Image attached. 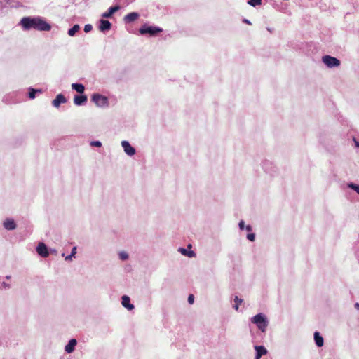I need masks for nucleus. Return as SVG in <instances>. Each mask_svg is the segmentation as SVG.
<instances>
[{
	"label": "nucleus",
	"mask_w": 359,
	"mask_h": 359,
	"mask_svg": "<svg viewBox=\"0 0 359 359\" xmlns=\"http://www.w3.org/2000/svg\"><path fill=\"white\" fill-rule=\"evenodd\" d=\"M252 323L255 324L257 327L262 332H265L269 325V320L266 316L263 313H259L250 318Z\"/></svg>",
	"instance_id": "nucleus-1"
},
{
	"label": "nucleus",
	"mask_w": 359,
	"mask_h": 359,
	"mask_svg": "<svg viewBox=\"0 0 359 359\" xmlns=\"http://www.w3.org/2000/svg\"><path fill=\"white\" fill-rule=\"evenodd\" d=\"M91 100L97 107L104 108L109 107V100L106 96L95 93L92 95Z\"/></svg>",
	"instance_id": "nucleus-2"
},
{
	"label": "nucleus",
	"mask_w": 359,
	"mask_h": 359,
	"mask_svg": "<svg viewBox=\"0 0 359 359\" xmlns=\"http://www.w3.org/2000/svg\"><path fill=\"white\" fill-rule=\"evenodd\" d=\"M163 30L161 28L155 26H148L147 25H143L140 29V33L141 34H148L151 36H154L158 33L161 32Z\"/></svg>",
	"instance_id": "nucleus-3"
},
{
	"label": "nucleus",
	"mask_w": 359,
	"mask_h": 359,
	"mask_svg": "<svg viewBox=\"0 0 359 359\" xmlns=\"http://www.w3.org/2000/svg\"><path fill=\"white\" fill-rule=\"evenodd\" d=\"M322 62L329 68L337 67L340 65L339 60L330 55H325L322 57Z\"/></svg>",
	"instance_id": "nucleus-4"
},
{
	"label": "nucleus",
	"mask_w": 359,
	"mask_h": 359,
	"mask_svg": "<svg viewBox=\"0 0 359 359\" xmlns=\"http://www.w3.org/2000/svg\"><path fill=\"white\" fill-rule=\"evenodd\" d=\"M34 29L41 31H48L50 29V25L41 18H34Z\"/></svg>",
	"instance_id": "nucleus-5"
},
{
	"label": "nucleus",
	"mask_w": 359,
	"mask_h": 359,
	"mask_svg": "<svg viewBox=\"0 0 359 359\" xmlns=\"http://www.w3.org/2000/svg\"><path fill=\"white\" fill-rule=\"evenodd\" d=\"M121 144L123 149L124 152L128 156H133L135 154V149L130 145L129 142L126 140H123Z\"/></svg>",
	"instance_id": "nucleus-6"
},
{
	"label": "nucleus",
	"mask_w": 359,
	"mask_h": 359,
	"mask_svg": "<svg viewBox=\"0 0 359 359\" xmlns=\"http://www.w3.org/2000/svg\"><path fill=\"white\" fill-rule=\"evenodd\" d=\"M4 227L8 231L15 230L17 227V224L15 220L12 218H6L3 222Z\"/></svg>",
	"instance_id": "nucleus-7"
},
{
	"label": "nucleus",
	"mask_w": 359,
	"mask_h": 359,
	"mask_svg": "<svg viewBox=\"0 0 359 359\" xmlns=\"http://www.w3.org/2000/svg\"><path fill=\"white\" fill-rule=\"evenodd\" d=\"M36 252L42 257H47L49 255V252L47 246L43 243H39L36 247Z\"/></svg>",
	"instance_id": "nucleus-8"
},
{
	"label": "nucleus",
	"mask_w": 359,
	"mask_h": 359,
	"mask_svg": "<svg viewBox=\"0 0 359 359\" xmlns=\"http://www.w3.org/2000/svg\"><path fill=\"white\" fill-rule=\"evenodd\" d=\"M121 305L128 311L134 309L135 306L130 303V298L128 295H123L121 297Z\"/></svg>",
	"instance_id": "nucleus-9"
},
{
	"label": "nucleus",
	"mask_w": 359,
	"mask_h": 359,
	"mask_svg": "<svg viewBox=\"0 0 359 359\" xmlns=\"http://www.w3.org/2000/svg\"><path fill=\"white\" fill-rule=\"evenodd\" d=\"M34 18H23L22 20H21V25H22V27L25 28V29H30V28H34Z\"/></svg>",
	"instance_id": "nucleus-10"
},
{
	"label": "nucleus",
	"mask_w": 359,
	"mask_h": 359,
	"mask_svg": "<svg viewBox=\"0 0 359 359\" xmlns=\"http://www.w3.org/2000/svg\"><path fill=\"white\" fill-rule=\"evenodd\" d=\"M255 349L256 351V356L255 359H260L262 356L267 354V350L263 346H255Z\"/></svg>",
	"instance_id": "nucleus-11"
},
{
	"label": "nucleus",
	"mask_w": 359,
	"mask_h": 359,
	"mask_svg": "<svg viewBox=\"0 0 359 359\" xmlns=\"http://www.w3.org/2000/svg\"><path fill=\"white\" fill-rule=\"evenodd\" d=\"M77 344V341L75 339H72L69 341L68 344L65 346V350L67 353H72Z\"/></svg>",
	"instance_id": "nucleus-12"
},
{
	"label": "nucleus",
	"mask_w": 359,
	"mask_h": 359,
	"mask_svg": "<svg viewBox=\"0 0 359 359\" xmlns=\"http://www.w3.org/2000/svg\"><path fill=\"white\" fill-rule=\"evenodd\" d=\"M66 102V98L62 94H58L53 100V105L55 107L58 108L61 104L65 103Z\"/></svg>",
	"instance_id": "nucleus-13"
},
{
	"label": "nucleus",
	"mask_w": 359,
	"mask_h": 359,
	"mask_svg": "<svg viewBox=\"0 0 359 359\" xmlns=\"http://www.w3.org/2000/svg\"><path fill=\"white\" fill-rule=\"evenodd\" d=\"M111 24L108 20H101L100 22L99 29L101 32H105L109 30L111 28Z\"/></svg>",
	"instance_id": "nucleus-14"
},
{
	"label": "nucleus",
	"mask_w": 359,
	"mask_h": 359,
	"mask_svg": "<svg viewBox=\"0 0 359 359\" xmlns=\"http://www.w3.org/2000/svg\"><path fill=\"white\" fill-rule=\"evenodd\" d=\"M86 95H76L74 97V103L77 106L83 104L84 103L86 102Z\"/></svg>",
	"instance_id": "nucleus-15"
},
{
	"label": "nucleus",
	"mask_w": 359,
	"mask_h": 359,
	"mask_svg": "<svg viewBox=\"0 0 359 359\" xmlns=\"http://www.w3.org/2000/svg\"><path fill=\"white\" fill-rule=\"evenodd\" d=\"M139 16V13L136 12L130 13L124 17V20L128 22H131L136 20Z\"/></svg>",
	"instance_id": "nucleus-16"
},
{
	"label": "nucleus",
	"mask_w": 359,
	"mask_h": 359,
	"mask_svg": "<svg viewBox=\"0 0 359 359\" xmlns=\"http://www.w3.org/2000/svg\"><path fill=\"white\" fill-rule=\"evenodd\" d=\"M120 7L118 6L110 7L108 11L102 14V17L105 18H110L115 12L118 11Z\"/></svg>",
	"instance_id": "nucleus-17"
},
{
	"label": "nucleus",
	"mask_w": 359,
	"mask_h": 359,
	"mask_svg": "<svg viewBox=\"0 0 359 359\" xmlns=\"http://www.w3.org/2000/svg\"><path fill=\"white\" fill-rule=\"evenodd\" d=\"M178 251L184 256H187L188 257H190V258H192V257H194L196 256V254L194 251L192 250H188L185 248H180L178 249Z\"/></svg>",
	"instance_id": "nucleus-18"
},
{
	"label": "nucleus",
	"mask_w": 359,
	"mask_h": 359,
	"mask_svg": "<svg viewBox=\"0 0 359 359\" xmlns=\"http://www.w3.org/2000/svg\"><path fill=\"white\" fill-rule=\"evenodd\" d=\"M314 340L317 346L321 347L323 346L324 340L323 338L320 335L319 332H316L314 333Z\"/></svg>",
	"instance_id": "nucleus-19"
},
{
	"label": "nucleus",
	"mask_w": 359,
	"mask_h": 359,
	"mask_svg": "<svg viewBox=\"0 0 359 359\" xmlns=\"http://www.w3.org/2000/svg\"><path fill=\"white\" fill-rule=\"evenodd\" d=\"M72 88L79 93H83L85 90L84 86L81 83H72Z\"/></svg>",
	"instance_id": "nucleus-20"
},
{
	"label": "nucleus",
	"mask_w": 359,
	"mask_h": 359,
	"mask_svg": "<svg viewBox=\"0 0 359 359\" xmlns=\"http://www.w3.org/2000/svg\"><path fill=\"white\" fill-rule=\"evenodd\" d=\"M79 29H80L79 25H75L71 29H69L68 34L70 36H73L79 30Z\"/></svg>",
	"instance_id": "nucleus-21"
},
{
	"label": "nucleus",
	"mask_w": 359,
	"mask_h": 359,
	"mask_svg": "<svg viewBox=\"0 0 359 359\" xmlns=\"http://www.w3.org/2000/svg\"><path fill=\"white\" fill-rule=\"evenodd\" d=\"M239 228L241 230L245 229L248 231H252V226L250 225H245L244 221L241 220L238 224Z\"/></svg>",
	"instance_id": "nucleus-22"
},
{
	"label": "nucleus",
	"mask_w": 359,
	"mask_h": 359,
	"mask_svg": "<svg viewBox=\"0 0 359 359\" xmlns=\"http://www.w3.org/2000/svg\"><path fill=\"white\" fill-rule=\"evenodd\" d=\"M76 254V247H74L72 249V252L69 255L65 256V259L66 261H72L73 257H75V255Z\"/></svg>",
	"instance_id": "nucleus-23"
},
{
	"label": "nucleus",
	"mask_w": 359,
	"mask_h": 359,
	"mask_svg": "<svg viewBox=\"0 0 359 359\" xmlns=\"http://www.w3.org/2000/svg\"><path fill=\"white\" fill-rule=\"evenodd\" d=\"M234 302L236 303L235 305H233V308L236 311H238L239 306L242 304L243 300L240 299L238 297L236 296L234 297Z\"/></svg>",
	"instance_id": "nucleus-24"
},
{
	"label": "nucleus",
	"mask_w": 359,
	"mask_h": 359,
	"mask_svg": "<svg viewBox=\"0 0 359 359\" xmlns=\"http://www.w3.org/2000/svg\"><path fill=\"white\" fill-rule=\"evenodd\" d=\"M348 187L354 190L359 194V184H355L354 183L350 182L347 184Z\"/></svg>",
	"instance_id": "nucleus-25"
},
{
	"label": "nucleus",
	"mask_w": 359,
	"mask_h": 359,
	"mask_svg": "<svg viewBox=\"0 0 359 359\" xmlns=\"http://www.w3.org/2000/svg\"><path fill=\"white\" fill-rule=\"evenodd\" d=\"M36 93H41L40 90H34L33 88H31L29 93V97L30 99H34L36 96Z\"/></svg>",
	"instance_id": "nucleus-26"
},
{
	"label": "nucleus",
	"mask_w": 359,
	"mask_h": 359,
	"mask_svg": "<svg viewBox=\"0 0 359 359\" xmlns=\"http://www.w3.org/2000/svg\"><path fill=\"white\" fill-rule=\"evenodd\" d=\"M118 257H119V258H120L121 260H123V261H125V260H126V259H128V253H127L126 252H125V251H121V252H119V253H118Z\"/></svg>",
	"instance_id": "nucleus-27"
},
{
	"label": "nucleus",
	"mask_w": 359,
	"mask_h": 359,
	"mask_svg": "<svg viewBox=\"0 0 359 359\" xmlns=\"http://www.w3.org/2000/svg\"><path fill=\"white\" fill-rule=\"evenodd\" d=\"M262 0H249L248 4L252 6L260 5Z\"/></svg>",
	"instance_id": "nucleus-28"
},
{
	"label": "nucleus",
	"mask_w": 359,
	"mask_h": 359,
	"mask_svg": "<svg viewBox=\"0 0 359 359\" xmlns=\"http://www.w3.org/2000/svg\"><path fill=\"white\" fill-rule=\"evenodd\" d=\"M90 144L92 147H102V142L100 141H92V142H90Z\"/></svg>",
	"instance_id": "nucleus-29"
},
{
	"label": "nucleus",
	"mask_w": 359,
	"mask_h": 359,
	"mask_svg": "<svg viewBox=\"0 0 359 359\" xmlns=\"http://www.w3.org/2000/svg\"><path fill=\"white\" fill-rule=\"evenodd\" d=\"M92 29H93V27L90 24H87L84 26V32L86 33L90 32L92 30Z\"/></svg>",
	"instance_id": "nucleus-30"
},
{
	"label": "nucleus",
	"mask_w": 359,
	"mask_h": 359,
	"mask_svg": "<svg viewBox=\"0 0 359 359\" xmlns=\"http://www.w3.org/2000/svg\"><path fill=\"white\" fill-rule=\"evenodd\" d=\"M247 238L250 241H254L255 239V233H249L247 235Z\"/></svg>",
	"instance_id": "nucleus-31"
},
{
	"label": "nucleus",
	"mask_w": 359,
	"mask_h": 359,
	"mask_svg": "<svg viewBox=\"0 0 359 359\" xmlns=\"http://www.w3.org/2000/svg\"><path fill=\"white\" fill-rule=\"evenodd\" d=\"M194 297L193 294H190L189 297H188V302L190 304H192L194 303Z\"/></svg>",
	"instance_id": "nucleus-32"
},
{
	"label": "nucleus",
	"mask_w": 359,
	"mask_h": 359,
	"mask_svg": "<svg viewBox=\"0 0 359 359\" xmlns=\"http://www.w3.org/2000/svg\"><path fill=\"white\" fill-rule=\"evenodd\" d=\"M4 285L5 287H9V285L6 283L1 284V286Z\"/></svg>",
	"instance_id": "nucleus-33"
},
{
	"label": "nucleus",
	"mask_w": 359,
	"mask_h": 359,
	"mask_svg": "<svg viewBox=\"0 0 359 359\" xmlns=\"http://www.w3.org/2000/svg\"><path fill=\"white\" fill-rule=\"evenodd\" d=\"M355 307L357 309H359V303H355Z\"/></svg>",
	"instance_id": "nucleus-34"
},
{
	"label": "nucleus",
	"mask_w": 359,
	"mask_h": 359,
	"mask_svg": "<svg viewBox=\"0 0 359 359\" xmlns=\"http://www.w3.org/2000/svg\"><path fill=\"white\" fill-rule=\"evenodd\" d=\"M267 30L270 32H273V29H271V28H269V27H267Z\"/></svg>",
	"instance_id": "nucleus-35"
},
{
	"label": "nucleus",
	"mask_w": 359,
	"mask_h": 359,
	"mask_svg": "<svg viewBox=\"0 0 359 359\" xmlns=\"http://www.w3.org/2000/svg\"><path fill=\"white\" fill-rule=\"evenodd\" d=\"M245 22L248 23V24H250V22L248 20H245Z\"/></svg>",
	"instance_id": "nucleus-36"
},
{
	"label": "nucleus",
	"mask_w": 359,
	"mask_h": 359,
	"mask_svg": "<svg viewBox=\"0 0 359 359\" xmlns=\"http://www.w3.org/2000/svg\"><path fill=\"white\" fill-rule=\"evenodd\" d=\"M356 145L359 147V143H357Z\"/></svg>",
	"instance_id": "nucleus-37"
}]
</instances>
